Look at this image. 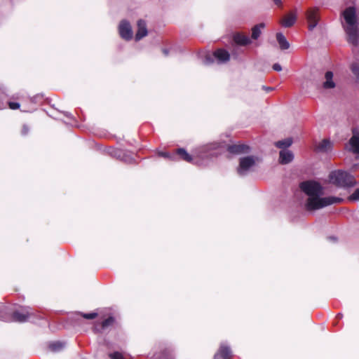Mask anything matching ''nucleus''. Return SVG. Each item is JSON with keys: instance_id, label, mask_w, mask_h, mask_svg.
Listing matches in <instances>:
<instances>
[{"instance_id": "obj_1", "label": "nucleus", "mask_w": 359, "mask_h": 359, "mask_svg": "<svg viewBox=\"0 0 359 359\" xmlns=\"http://www.w3.org/2000/svg\"><path fill=\"white\" fill-rule=\"evenodd\" d=\"M300 189L308 196L306 203L308 210H319L343 201V198L336 196L321 197L323 195V188L319 183L314 181L302 182Z\"/></svg>"}, {"instance_id": "obj_2", "label": "nucleus", "mask_w": 359, "mask_h": 359, "mask_svg": "<svg viewBox=\"0 0 359 359\" xmlns=\"http://www.w3.org/2000/svg\"><path fill=\"white\" fill-rule=\"evenodd\" d=\"M342 15L346 23L344 29L347 35V41L356 47L358 46L359 34L355 9L348 7L344 11Z\"/></svg>"}, {"instance_id": "obj_3", "label": "nucleus", "mask_w": 359, "mask_h": 359, "mask_svg": "<svg viewBox=\"0 0 359 359\" xmlns=\"http://www.w3.org/2000/svg\"><path fill=\"white\" fill-rule=\"evenodd\" d=\"M329 177L331 183L339 187H351L356 184L353 175L341 170L332 172Z\"/></svg>"}, {"instance_id": "obj_4", "label": "nucleus", "mask_w": 359, "mask_h": 359, "mask_svg": "<svg viewBox=\"0 0 359 359\" xmlns=\"http://www.w3.org/2000/svg\"><path fill=\"white\" fill-rule=\"evenodd\" d=\"M219 147V143H210L196 148L194 151V156L205 161L218 154L217 149Z\"/></svg>"}, {"instance_id": "obj_5", "label": "nucleus", "mask_w": 359, "mask_h": 359, "mask_svg": "<svg viewBox=\"0 0 359 359\" xmlns=\"http://www.w3.org/2000/svg\"><path fill=\"white\" fill-rule=\"evenodd\" d=\"M259 158L255 156L242 157L239 160L237 172L240 176H245L253 170Z\"/></svg>"}, {"instance_id": "obj_6", "label": "nucleus", "mask_w": 359, "mask_h": 359, "mask_svg": "<svg viewBox=\"0 0 359 359\" xmlns=\"http://www.w3.org/2000/svg\"><path fill=\"white\" fill-rule=\"evenodd\" d=\"M13 320L18 323H24L28 320L34 322L32 309L28 307H22L20 309L13 312Z\"/></svg>"}, {"instance_id": "obj_7", "label": "nucleus", "mask_w": 359, "mask_h": 359, "mask_svg": "<svg viewBox=\"0 0 359 359\" xmlns=\"http://www.w3.org/2000/svg\"><path fill=\"white\" fill-rule=\"evenodd\" d=\"M118 33L124 40L129 41L132 39L133 36L132 27L127 20L121 21L118 25Z\"/></svg>"}, {"instance_id": "obj_8", "label": "nucleus", "mask_w": 359, "mask_h": 359, "mask_svg": "<svg viewBox=\"0 0 359 359\" xmlns=\"http://www.w3.org/2000/svg\"><path fill=\"white\" fill-rule=\"evenodd\" d=\"M306 16L309 23V29L312 30L318 25V9L317 8H309L306 13Z\"/></svg>"}, {"instance_id": "obj_9", "label": "nucleus", "mask_w": 359, "mask_h": 359, "mask_svg": "<svg viewBox=\"0 0 359 359\" xmlns=\"http://www.w3.org/2000/svg\"><path fill=\"white\" fill-rule=\"evenodd\" d=\"M346 148L359 158V133L353 132Z\"/></svg>"}, {"instance_id": "obj_10", "label": "nucleus", "mask_w": 359, "mask_h": 359, "mask_svg": "<svg viewBox=\"0 0 359 359\" xmlns=\"http://www.w3.org/2000/svg\"><path fill=\"white\" fill-rule=\"evenodd\" d=\"M231 359V350L229 346L224 344L220 345L218 352L214 355V359Z\"/></svg>"}, {"instance_id": "obj_11", "label": "nucleus", "mask_w": 359, "mask_h": 359, "mask_svg": "<svg viewBox=\"0 0 359 359\" xmlns=\"http://www.w3.org/2000/svg\"><path fill=\"white\" fill-rule=\"evenodd\" d=\"M213 55L215 57L218 64L226 63L230 60L229 53L224 49H217L213 52Z\"/></svg>"}, {"instance_id": "obj_12", "label": "nucleus", "mask_w": 359, "mask_h": 359, "mask_svg": "<svg viewBox=\"0 0 359 359\" xmlns=\"http://www.w3.org/2000/svg\"><path fill=\"white\" fill-rule=\"evenodd\" d=\"M228 151L234 154H248L250 152V147L246 144H233L228 147Z\"/></svg>"}, {"instance_id": "obj_13", "label": "nucleus", "mask_w": 359, "mask_h": 359, "mask_svg": "<svg viewBox=\"0 0 359 359\" xmlns=\"http://www.w3.org/2000/svg\"><path fill=\"white\" fill-rule=\"evenodd\" d=\"M233 39L234 42L240 46H248L252 43V40L250 37L240 32L234 34Z\"/></svg>"}, {"instance_id": "obj_14", "label": "nucleus", "mask_w": 359, "mask_h": 359, "mask_svg": "<svg viewBox=\"0 0 359 359\" xmlns=\"http://www.w3.org/2000/svg\"><path fill=\"white\" fill-rule=\"evenodd\" d=\"M147 25L144 20H140L137 22V31L135 35V40L140 41L147 35Z\"/></svg>"}, {"instance_id": "obj_15", "label": "nucleus", "mask_w": 359, "mask_h": 359, "mask_svg": "<svg viewBox=\"0 0 359 359\" xmlns=\"http://www.w3.org/2000/svg\"><path fill=\"white\" fill-rule=\"evenodd\" d=\"M294 158L293 153L287 149H282L279 153V161L281 164H287Z\"/></svg>"}, {"instance_id": "obj_16", "label": "nucleus", "mask_w": 359, "mask_h": 359, "mask_svg": "<svg viewBox=\"0 0 359 359\" xmlns=\"http://www.w3.org/2000/svg\"><path fill=\"white\" fill-rule=\"evenodd\" d=\"M332 149V143L328 139H324L316 146V151L321 153H327Z\"/></svg>"}, {"instance_id": "obj_17", "label": "nucleus", "mask_w": 359, "mask_h": 359, "mask_svg": "<svg viewBox=\"0 0 359 359\" xmlns=\"http://www.w3.org/2000/svg\"><path fill=\"white\" fill-rule=\"evenodd\" d=\"M114 322V318L113 317H109L104 321L100 323H97L95 326V331L97 332H102L106 329H107L109 326H111Z\"/></svg>"}, {"instance_id": "obj_18", "label": "nucleus", "mask_w": 359, "mask_h": 359, "mask_svg": "<svg viewBox=\"0 0 359 359\" xmlns=\"http://www.w3.org/2000/svg\"><path fill=\"white\" fill-rule=\"evenodd\" d=\"M333 73L331 71H327L325 74V81L323 83V87L325 89H332L335 87V83L333 80Z\"/></svg>"}, {"instance_id": "obj_19", "label": "nucleus", "mask_w": 359, "mask_h": 359, "mask_svg": "<svg viewBox=\"0 0 359 359\" xmlns=\"http://www.w3.org/2000/svg\"><path fill=\"white\" fill-rule=\"evenodd\" d=\"M296 20V14L290 13L283 18V19L280 21V24L284 27H290L295 23Z\"/></svg>"}, {"instance_id": "obj_20", "label": "nucleus", "mask_w": 359, "mask_h": 359, "mask_svg": "<svg viewBox=\"0 0 359 359\" xmlns=\"http://www.w3.org/2000/svg\"><path fill=\"white\" fill-rule=\"evenodd\" d=\"M110 154L111 156H114L118 158H121L122 161H124L127 163H131L133 161L130 156L126 154L123 151L120 149H113Z\"/></svg>"}, {"instance_id": "obj_21", "label": "nucleus", "mask_w": 359, "mask_h": 359, "mask_svg": "<svg viewBox=\"0 0 359 359\" xmlns=\"http://www.w3.org/2000/svg\"><path fill=\"white\" fill-rule=\"evenodd\" d=\"M265 24L264 22L259 23L255 25L252 27V34H251V40H257L262 34V30L265 27Z\"/></svg>"}, {"instance_id": "obj_22", "label": "nucleus", "mask_w": 359, "mask_h": 359, "mask_svg": "<svg viewBox=\"0 0 359 359\" xmlns=\"http://www.w3.org/2000/svg\"><path fill=\"white\" fill-rule=\"evenodd\" d=\"M276 39L282 50H287L290 47V43L287 41L285 36L280 32L276 34Z\"/></svg>"}, {"instance_id": "obj_23", "label": "nucleus", "mask_w": 359, "mask_h": 359, "mask_svg": "<svg viewBox=\"0 0 359 359\" xmlns=\"http://www.w3.org/2000/svg\"><path fill=\"white\" fill-rule=\"evenodd\" d=\"M201 57L202 60L203 64L205 65H210L214 63L215 57L213 55V53H204L203 55H201Z\"/></svg>"}, {"instance_id": "obj_24", "label": "nucleus", "mask_w": 359, "mask_h": 359, "mask_svg": "<svg viewBox=\"0 0 359 359\" xmlns=\"http://www.w3.org/2000/svg\"><path fill=\"white\" fill-rule=\"evenodd\" d=\"M177 154L181 156V158L189 163H191L194 158L191 155L188 154L184 149L180 148L177 150Z\"/></svg>"}, {"instance_id": "obj_25", "label": "nucleus", "mask_w": 359, "mask_h": 359, "mask_svg": "<svg viewBox=\"0 0 359 359\" xmlns=\"http://www.w3.org/2000/svg\"><path fill=\"white\" fill-rule=\"evenodd\" d=\"M292 143V141L290 138H287L283 140L278 141L275 143V145L280 149H286L289 147Z\"/></svg>"}, {"instance_id": "obj_26", "label": "nucleus", "mask_w": 359, "mask_h": 359, "mask_svg": "<svg viewBox=\"0 0 359 359\" xmlns=\"http://www.w3.org/2000/svg\"><path fill=\"white\" fill-rule=\"evenodd\" d=\"M65 347V343L61 341H55L49 344V348L54 351H60Z\"/></svg>"}, {"instance_id": "obj_27", "label": "nucleus", "mask_w": 359, "mask_h": 359, "mask_svg": "<svg viewBox=\"0 0 359 359\" xmlns=\"http://www.w3.org/2000/svg\"><path fill=\"white\" fill-rule=\"evenodd\" d=\"M351 69L353 74L359 79V64L357 62H353L351 66Z\"/></svg>"}, {"instance_id": "obj_28", "label": "nucleus", "mask_w": 359, "mask_h": 359, "mask_svg": "<svg viewBox=\"0 0 359 359\" xmlns=\"http://www.w3.org/2000/svg\"><path fill=\"white\" fill-rule=\"evenodd\" d=\"M350 201H359V188L356 189L355 191L348 198Z\"/></svg>"}, {"instance_id": "obj_29", "label": "nucleus", "mask_w": 359, "mask_h": 359, "mask_svg": "<svg viewBox=\"0 0 359 359\" xmlns=\"http://www.w3.org/2000/svg\"><path fill=\"white\" fill-rule=\"evenodd\" d=\"M97 316V313H83V317L86 319H94Z\"/></svg>"}, {"instance_id": "obj_30", "label": "nucleus", "mask_w": 359, "mask_h": 359, "mask_svg": "<svg viewBox=\"0 0 359 359\" xmlns=\"http://www.w3.org/2000/svg\"><path fill=\"white\" fill-rule=\"evenodd\" d=\"M111 359H123V355L118 352H114L109 354Z\"/></svg>"}, {"instance_id": "obj_31", "label": "nucleus", "mask_w": 359, "mask_h": 359, "mask_svg": "<svg viewBox=\"0 0 359 359\" xmlns=\"http://www.w3.org/2000/svg\"><path fill=\"white\" fill-rule=\"evenodd\" d=\"M9 108L11 109H18L20 108V104L18 102H8Z\"/></svg>"}, {"instance_id": "obj_32", "label": "nucleus", "mask_w": 359, "mask_h": 359, "mask_svg": "<svg viewBox=\"0 0 359 359\" xmlns=\"http://www.w3.org/2000/svg\"><path fill=\"white\" fill-rule=\"evenodd\" d=\"M29 131V127L27 125H24L22 126V130H21V134L22 135H26L28 134Z\"/></svg>"}, {"instance_id": "obj_33", "label": "nucleus", "mask_w": 359, "mask_h": 359, "mask_svg": "<svg viewBox=\"0 0 359 359\" xmlns=\"http://www.w3.org/2000/svg\"><path fill=\"white\" fill-rule=\"evenodd\" d=\"M273 70L275 71H277V72H280L282 70V67L280 66V64L278 63H275L273 65Z\"/></svg>"}, {"instance_id": "obj_34", "label": "nucleus", "mask_w": 359, "mask_h": 359, "mask_svg": "<svg viewBox=\"0 0 359 359\" xmlns=\"http://www.w3.org/2000/svg\"><path fill=\"white\" fill-rule=\"evenodd\" d=\"M262 88H263V89H264V90H266V92H269V91H271V90H273V88H272V87H266V86H263Z\"/></svg>"}, {"instance_id": "obj_35", "label": "nucleus", "mask_w": 359, "mask_h": 359, "mask_svg": "<svg viewBox=\"0 0 359 359\" xmlns=\"http://www.w3.org/2000/svg\"><path fill=\"white\" fill-rule=\"evenodd\" d=\"M160 155H161V156L165 157V158H168V157H170V155H169V154H168V153H163V152H161V153H160Z\"/></svg>"}, {"instance_id": "obj_36", "label": "nucleus", "mask_w": 359, "mask_h": 359, "mask_svg": "<svg viewBox=\"0 0 359 359\" xmlns=\"http://www.w3.org/2000/svg\"><path fill=\"white\" fill-rule=\"evenodd\" d=\"M273 2L277 5V6H280L282 4V1L281 0H273Z\"/></svg>"}, {"instance_id": "obj_37", "label": "nucleus", "mask_w": 359, "mask_h": 359, "mask_svg": "<svg viewBox=\"0 0 359 359\" xmlns=\"http://www.w3.org/2000/svg\"><path fill=\"white\" fill-rule=\"evenodd\" d=\"M168 52H169V50L168 49H166V48H164L163 49V54L167 56L168 55Z\"/></svg>"}, {"instance_id": "obj_38", "label": "nucleus", "mask_w": 359, "mask_h": 359, "mask_svg": "<svg viewBox=\"0 0 359 359\" xmlns=\"http://www.w3.org/2000/svg\"><path fill=\"white\" fill-rule=\"evenodd\" d=\"M337 317H338V318H341L342 317V315H341V313H339V314L337 315Z\"/></svg>"}, {"instance_id": "obj_39", "label": "nucleus", "mask_w": 359, "mask_h": 359, "mask_svg": "<svg viewBox=\"0 0 359 359\" xmlns=\"http://www.w3.org/2000/svg\"><path fill=\"white\" fill-rule=\"evenodd\" d=\"M329 238H330V239H332V240H335V238H333V237H330Z\"/></svg>"}]
</instances>
